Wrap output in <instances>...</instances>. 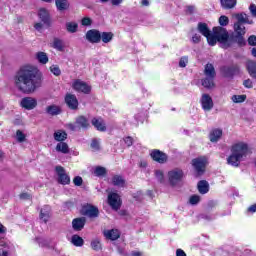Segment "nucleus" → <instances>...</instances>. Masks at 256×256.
Listing matches in <instances>:
<instances>
[{
    "label": "nucleus",
    "mask_w": 256,
    "mask_h": 256,
    "mask_svg": "<svg viewBox=\"0 0 256 256\" xmlns=\"http://www.w3.org/2000/svg\"><path fill=\"white\" fill-rule=\"evenodd\" d=\"M14 85L21 93H35L43 85L39 69L32 65L22 66L14 76Z\"/></svg>",
    "instance_id": "nucleus-1"
},
{
    "label": "nucleus",
    "mask_w": 256,
    "mask_h": 256,
    "mask_svg": "<svg viewBox=\"0 0 256 256\" xmlns=\"http://www.w3.org/2000/svg\"><path fill=\"white\" fill-rule=\"evenodd\" d=\"M231 155L227 158L228 165L232 167H239L241 161H245L249 155V145L245 142H238L232 145Z\"/></svg>",
    "instance_id": "nucleus-2"
},
{
    "label": "nucleus",
    "mask_w": 256,
    "mask_h": 256,
    "mask_svg": "<svg viewBox=\"0 0 256 256\" xmlns=\"http://www.w3.org/2000/svg\"><path fill=\"white\" fill-rule=\"evenodd\" d=\"M213 33L218 39V43H220L222 49H229L234 44L233 36H229V32L227 29L218 26L213 28Z\"/></svg>",
    "instance_id": "nucleus-3"
},
{
    "label": "nucleus",
    "mask_w": 256,
    "mask_h": 256,
    "mask_svg": "<svg viewBox=\"0 0 256 256\" xmlns=\"http://www.w3.org/2000/svg\"><path fill=\"white\" fill-rule=\"evenodd\" d=\"M247 31L243 24L234 23V33L232 34L233 43H237L239 47H245L247 41H245V34Z\"/></svg>",
    "instance_id": "nucleus-4"
},
{
    "label": "nucleus",
    "mask_w": 256,
    "mask_h": 256,
    "mask_svg": "<svg viewBox=\"0 0 256 256\" xmlns=\"http://www.w3.org/2000/svg\"><path fill=\"white\" fill-rule=\"evenodd\" d=\"M167 177L171 187H176V185H179V183L183 181L185 173L181 170V168H174L168 172Z\"/></svg>",
    "instance_id": "nucleus-5"
},
{
    "label": "nucleus",
    "mask_w": 256,
    "mask_h": 256,
    "mask_svg": "<svg viewBox=\"0 0 256 256\" xmlns=\"http://www.w3.org/2000/svg\"><path fill=\"white\" fill-rule=\"evenodd\" d=\"M240 72L241 68L237 64L222 66L220 68L221 75L224 76L226 79H233V77H235V75H239Z\"/></svg>",
    "instance_id": "nucleus-6"
},
{
    "label": "nucleus",
    "mask_w": 256,
    "mask_h": 256,
    "mask_svg": "<svg viewBox=\"0 0 256 256\" xmlns=\"http://www.w3.org/2000/svg\"><path fill=\"white\" fill-rule=\"evenodd\" d=\"M108 205L113 211H119L121 205H123V200L117 192H111L108 194Z\"/></svg>",
    "instance_id": "nucleus-7"
},
{
    "label": "nucleus",
    "mask_w": 256,
    "mask_h": 256,
    "mask_svg": "<svg viewBox=\"0 0 256 256\" xmlns=\"http://www.w3.org/2000/svg\"><path fill=\"white\" fill-rule=\"evenodd\" d=\"M66 127L67 129H70V131H77V129H87V127H89V120H87L85 116H78L76 118L75 124L68 123Z\"/></svg>",
    "instance_id": "nucleus-8"
},
{
    "label": "nucleus",
    "mask_w": 256,
    "mask_h": 256,
    "mask_svg": "<svg viewBox=\"0 0 256 256\" xmlns=\"http://www.w3.org/2000/svg\"><path fill=\"white\" fill-rule=\"evenodd\" d=\"M192 166L198 175H203L205 173V168L207 167V157L201 156L193 159Z\"/></svg>",
    "instance_id": "nucleus-9"
},
{
    "label": "nucleus",
    "mask_w": 256,
    "mask_h": 256,
    "mask_svg": "<svg viewBox=\"0 0 256 256\" xmlns=\"http://www.w3.org/2000/svg\"><path fill=\"white\" fill-rule=\"evenodd\" d=\"M55 171L58 175V183H60V185H69V183H71V177L65 172L63 166H56Z\"/></svg>",
    "instance_id": "nucleus-10"
},
{
    "label": "nucleus",
    "mask_w": 256,
    "mask_h": 256,
    "mask_svg": "<svg viewBox=\"0 0 256 256\" xmlns=\"http://www.w3.org/2000/svg\"><path fill=\"white\" fill-rule=\"evenodd\" d=\"M85 37L89 43H101V32L97 29L88 30Z\"/></svg>",
    "instance_id": "nucleus-11"
},
{
    "label": "nucleus",
    "mask_w": 256,
    "mask_h": 256,
    "mask_svg": "<svg viewBox=\"0 0 256 256\" xmlns=\"http://www.w3.org/2000/svg\"><path fill=\"white\" fill-rule=\"evenodd\" d=\"M72 87L75 91H78L79 93H85L86 95H88V93H91V86L87 85V83L81 80H75L72 84Z\"/></svg>",
    "instance_id": "nucleus-12"
},
{
    "label": "nucleus",
    "mask_w": 256,
    "mask_h": 256,
    "mask_svg": "<svg viewBox=\"0 0 256 256\" xmlns=\"http://www.w3.org/2000/svg\"><path fill=\"white\" fill-rule=\"evenodd\" d=\"M65 103L69 109H72V111H77L79 109V100H77V96H75V94H66Z\"/></svg>",
    "instance_id": "nucleus-13"
},
{
    "label": "nucleus",
    "mask_w": 256,
    "mask_h": 256,
    "mask_svg": "<svg viewBox=\"0 0 256 256\" xmlns=\"http://www.w3.org/2000/svg\"><path fill=\"white\" fill-rule=\"evenodd\" d=\"M200 103L204 111H211L213 109V98L209 94H202Z\"/></svg>",
    "instance_id": "nucleus-14"
},
{
    "label": "nucleus",
    "mask_w": 256,
    "mask_h": 256,
    "mask_svg": "<svg viewBox=\"0 0 256 256\" xmlns=\"http://www.w3.org/2000/svg\"><path fill=\"white\" fill-rule=\"evenodd\" d=\"M151 157L153 161H156V163L164 164L167 163L168 156L164 152H161L160 150H153L151 152Z\"/></svg>",
    "instance_id": "nucleus-15"
},
{
    "label": "nucleus",
    "mask_w": 256,
    "mask_h": 256,
    "mask_svg": "<svg viewBox=\"0 0 256 256\" xmlns=\"http://www.w3.org/2000/svg\"><path fill=\"white\" fill-rule=\"evenodd\" d=\"M84 215L90 217V219H97L99 217V208L93 205H87L83 208Z\"/></svg>",
    "instance_id": "nucleus-16"
},
{
    "label": "nucleus",
    "mask_w": 256,
    "mask_h": 256,
    "mask_svg": "<svg viewBox=\"0 0 256 256\" xmlns=\"http://www.w3.org/2000/svg\"><path fill=\"white\" fill-rule=\"evenodd\" d=\"M38 17L44 23V25H51V14L49 13V10L45 8H40L38 10Z\"/></svg>",
    "instance_id": "nucleus-17"
},
{
    "label": "nucleus",
    "mask_w": 256,
    "mask_h": 256,
    "mask_svg": "<svg viewBox=\"0 0 256 256\" xmlns=\"http://www.w3.org/2000/svg\"><path fill=\"white\" fill-rule=\"evenodd\" d=\"M233 17L237 19L236 23H239V25H253V20H250L249 16L245 12L233 14Z\"/></svg>",
    "instance_id": "nucleus-18"
},
{
    "label": "nucleus",
    "mask_w": 256,
    "mask_h": 256,
    "mask_svg": "<svg viewBox=\"0 0 256 256\" xmlns=\"http://www.w3.org/2000/svg\"><path fill=\"white\" fill-rule=\"evenodd\" d=\"M21 105L24 109L31 111V109H35V107H37V100L35 98L26 97L22 99Z\"/></svg>",
    "instance_id": "nucleus-19"
},
{
    "label": "nucleus",
    "mask_w": 256,
    "mask_h": 256,
    "mask_svg": "<svg viewBox=\"0 0 256 256\" xmlns=\"http://www.w3.org/2000/svg\"><path fill=\"white\" fill-rule=\"evenodd\" d=\"M40 219L43 223H47L51 219V206H43L40 210Z\"/></svg>",
    "instance_id": "nucleus-20"
},
{
    "label": "nucleus",
    "mask_w": 256,
    "mask_h": 256,
    "mask_svg": "<svg viewBox=\"0 0 256 256\" xmlns=\"http://www.w3.org/2000/svg\"><path fill=\"white\" fill-rule=\"evenodd\" d=\"M104 236L106 239H110V241H117L121 237V232L117 229L105 230Z\"/></svg>",
    "instance_id": "nucleus-21"
},
{
    "label": "nucleus",
    "mask_w": 256,
    "mask_h": 256,
    "mask_svg": "<svg viewBox=\"0 0 256 256\" xmlns=\"http://www.w3.org/2000/svg\"><path fill=\"white\" fill-rule=\"evenodd\" d=\"M202 86H204L205 89H215L216 84H215V77H209L206 76L204 79L201 80Z\"/></svg>",
    "instance_id": "nucleus-22"
},
{
    "label": "nucleus",
    "mask_w": 256,
    "mask_h": 256,
    "mask_svg": "<svg viewBox=\"0 0 256 256\" xmlns=\"http://www.w3.org/2000/svg\"><path fill=\"white\" fill-rule=\"evenodd\" d=\"M86 219L84 217L82 218H76L72 221V227L75 231H81L85 227Z\"/></svg>",
    "instance_id": "nucleus-23"
},
{
    "label": "nucleus",
    "mask_w": 256,
    "mask_h": 256,
    "mask_svg": "<svg viewBox=\"0 0 256 256\" xmlns=\"http://www.w3.org/2000/svg\"><path fill=\"white\" fill-rule=\"evenodd\" d=\"M197 189L201 195L209 193V182L207 180H201L197 184Z\"/></svg>",
    "instance_id": "nucleus-24"
},
{
    "label": "nucleus",
    "mask_w": 256,
    "mask_h": 256,
    "mask_svg": "<svg viewBox=\"0 0 256 256\" xmlns=\"http://www.w3.org/2000/svg\"><path fill=\"white\" fill-rule=\"evenodd\" d=\"M205 77H217V72H215V66L211 63H207L204 68Z\"/></svg>",
    "instance_id": "nucleus-25"
},
{
    "label": "nucleus",
    "mask_w": 256,
    "mask_h": 256,
    "mask_svg": "<svg viewBox=\"0 0 256 256\" xmlns=\"http://www.w3.org/2000/svg\"><path fill=\"white\" fill-rule=\"evenodd\" d=\"M197 30L204 37H209V34L211 33V30H209V26H207V23L203 22L198 23Z\"/></svg>",
    "instance_id": "nucleus-26"
},
{
    "label": "nucleus",
    "mask_w": 256,
    "mask_h": 256,
    "mask_svg": "<svg viewBox=\"0 0 256 256\" xmlns=\"http://www.w3.org/2000/svg\"><path fill=\"white\" fill-rule=\"evenodd\" d=\"M246 69L250 77H252V79H256V62L248 61L246 64Z\"/></svg>",
    "instance_id": "nucleus-27"
},
{
    "label": "nucleus",
    "mask_w": 256,
    "mask_h": 256,
    "mask_svg": "<svg viewBox=\"0 0 256 256\" xmlns=\"http://www.w3.org/2000/svg\"><path fill=\"white\" fill-rule=\"evenodd\" d=\"M91 123L97 129V131H107V127L105 126L103 120L93 118Z\"/></svg>",
    "instance_id": "nucleus-28"
},
{
    "label": "nucleus",
    "mask_w": 256,
    "mask_h": 256,
    "mask_svg": "<svg viewBox=\"0 0 256 256\" xmlns=\"http://www.w3.org/2000/svg\"><path fill=\"white\" fill-rule=\"evenodd\" d=\"M222 9H235L237 0H220Z\"/></svg>",
    "instance_id": "nucleus-29"
},
{
    "label": "nucleus",
    "mask_w": 256,
    "mask_h": 256,
    "mask_svg": "<svg viewBox=\"0 0 256 256\" xmlns=\"http://www.w3.org/2000/svg\"><path fill=\"white\" fill-rule=\"evenodd\" d=\"M221 135H223V130L215 129L210 133V141L212 143H217L221 139Z\"/></svg>",
    "instance_id": "nucleus-30"
},
{
    "label": "nucleus",
    "mask_w": 256,
    "mask_h": 256,
    "mask_svg": "<svg viewBox=\"0 0 256 256\" xmlns=\"http://www.w3.org/2000/svg\"><path fill=\"white\" fill-rule=\"evenodd\" d=\"M35 57L41 65H47V63H49V56H47L45 52H37Z\"/></svg>",
    "instance_id": "nucleus-31"
},
{
    "label": "nucleus",
    "mask_w": 256,
    "mask_h": 256,
    "mask_svg": "<svg viewBox=\"0 0 256 256\" xmlns=\"http://www.w3.org/2000/svg\"><path fill=\"white\" fill-rule=\"evenodd\" d=\"M112 184L115 187H125V180L123 179V176H121V175H114L112 177Z\"/></svg>",
    "instance_id": "nucleus-32"
},
{
    "label": "nucleus",
    "mask_w": 256,
    "mask_h": 256,
    "mask_svg": "<svg viewBox=\"0 0 256 256\" xmlns=\"http://www.w3.org/2000/svg\"><path fill=\"white\" fill-rule=\"evenodd\" d=\"M54 139L59 143H63V141L67 139V132L63 130H57L56 132H54Z\"/></svg>",
    "instance_id": "nucleus-33"
},
{
    "label": "nucleus",
    "mask_w": 256,
    "mask_h": 256,
    "mask_svg": "<svg viewBox=\"0 0 256 256\" xmlns=\"http://www.w3.org/2000/svg\"><path fill=\"white\" fill-rule=\"evenodd\" d=\"M100 37L103 43H111L115 35L113 34V32H100Z\"/></svg>",
    "instance_id": "nucleus-34"
},
{
    "label": "nucleus",
    "mask_w": 256,
    "mask_h": 256,
    "mask_svg": "<svg viewBox=\"0 0 256 256\" xmlns=\"http://www.w3.org/2000/svg\"><path fill=\"white\" fill-rule=\"evenodd\" d=\"M9 255V245L7 242L0 238V256H7Z\"/></svg>",
    "instance_id": "nucleus-35"
},
{
    "label": "nucleus",
    "mask_w": 256,
    "mask_h": 256,
    "mask_svg": "<svg viewBox=\"0 0 256 256\" xmlns=\"http://www.w3.org/2000/svg\"><path fill=\"white\" fill-rule=\"evenodd\" d=\"M46 113L52 116L59 115L61 113V108L57 105H50L46 107Z\"/></svg>",
    "instance_id": "nucleus-36"
},
{
    "label": "nucleus",
    "mask_w": 256,
    "mask_h": 256,
    "mask_svg": "<svg viewBox=\"0 0 256 256\" xmlns=\"http://www.w3.org/2000/svg\"><path fill=\"white\" fill-rule=\"evenodd\" d=\"M56 151H58V153L67 155V153H69V145L65 142H60L56 145Z\"/></svg>",
    "instance_id": "nucleus-37"
},
{
    "label": "nucleus",
    "mask_w": 256,
    "mask_h": 256,
    "mask_svg": "<svg viewBox=\"0 0 256 256\" xmlns=\"http://www.w3.org/2000/svg\"><path fill=\"white\" fill-rule=\"evenodd\" d=\"M52 47L56 49L57 51H64L65 50V44L63 43V40L59 38H54Z\"/></svg>",
    "instance_id": "nucleus-38"
},
{
    "label": "nucleus",
    "mask_w": 256,
    "mask_h": 256,
    "mask_svg": "<svg viewBox=\"0 0 256 256\" xmlns=\"http://www.w3.org/2000/svg\"><path fill=\"white\" fill-rule=\"evenodd\" d=\"M58 11H65L69 9V2L67 0H55Z\"/></svg>",
    "instance_id": "nucleus-39"
},
{
    "label": "nucleus",
    "mask_w": 256,
    "mask_h": 256,
    "mask_svg": "<svg viewBox=\"0 0 256 256\" xmlns=\"http://www.w3.org/2000/svg\"><path fill=\"white\" fill-rule=\"evenodd\" d=\"M77 29H79V24H77V22L66 23V30L68 33H77Z\"/></svg>",
    "instance_id": "nucleus-40"
},
{
    "label": "nucleus",
    "mask_w": 256,
    "mask_h": 256,
    "mask_svg": "<svg viewBox=\"0 0 256 256\" xmlns=\"http://www.w3.org/2000/svg\"><path fill=\"white\" fill-rule=\"evenodd\" d=\"M94 175L96 177H105V175H107V169L102 166H97L94 170Z\"/></svg>",
    "instance_id": "nucleus-41"
},
{
    "label": "nucleus",
    "mask_w": 256,
    "mask_h": 256,
    "mask_svg": "<svg viewBox=\"0 0 256 256\" xmlns=\"http://www.w3.org/2000/svg\"><path fill=\"white\" fill-rule=\"evenodd\" d=\"M90 245L93 251H101L103 249L101 246V240L99 238L92 240Z\"/></svg>",
    "instance_id": "nucleus-42"
},
{
    "label": "nucleus",
    "mask_w": 256,
    "mask_h": 256,
    "mask_svg": "<svg viewBox=\"0 0 256 256\" xmlns=\"http://www.w3.org/2000/svg\"><path fill=\"white\" fill-rule=\"evenodd\" d=\"M71 243L75 245V247H83V238H81L79 235H73L71 239Z\"/></svg>",
    "instance_id": "nucleus-43"
},
{
    "label": "nucleus",
    "mask_w": 256,
    "mask_h": 256,
    "mask_svg": "<svg viewBox=\"0 0 256 256\" xmlns=\"http://www.w3.org/2000/svg\"><path fill=\"white\" fill-rule=\"evenodd\" d=\"M206 39H207L208 45H211V47L217 45V42H219L215 33L213 34L210 33L209 36H206Z\"/></svg>",
    "instance_id": "nucleus-44"
},
{
    "label": "nucleus",
    "mask_w": 256,
    "mask_h": 256,
    "mask_svg": "<svg viewBox=\"0 0 256 256\" xmlns=\"http://www.w3.org/2000/svg\"><path fill=\"white\" fill-rule=\"evenodd\" d=\"M155 177L159 183H165V174L162 170H155Z\"/></svg>",
    "instance_id": "nucleus-45"
},
{
    "label": "nucleus",
    "mask_w": 256,
    "mask_h": 256,
    "mask_svg": "<svg viewBox=\"0 0 256 256\" xmlns=\"http://www.w3.org/2000/svg\"><path fill=\"white\" fill-rule=\"evenodd\" d=\"M233 103H243L245 99H247L246 95H233L232 96Z\"/></svg>",
    "instance_id": "nucleus-46"
},
{
    "label": "nucleus",
    "mask_w": 256,
    "mask_h": 256,
    "mask_svg": "<svg viewBox=\"0 0 256 256\" xmlns=\"http://www.w3.org/2000/svg\"><path fill=\"white\" fill-rule=\"evenodd\" d=\"M218 21L221 27H227V25H229V17L225 15L220 16Z\"/></svg>",
    "instance_id": "nucleus-47"
},
{
    "label": "nucleus",
    "mask_w": 256,
    "mask_h": 256,
    "mask_svg": "<svg viewBox=\"0 0 256 256\" xmlns=\"http://www.w3.org/2000/svg\"><path fill=\"white\" fill-rule=\"evenodd\" d=\"M201 201V196L199 195H192L189 199L190 205H197Z\"/></svg>",
    "instance_id": "nucleus-48"
},
{
    "label": "nucleus",
    "mask_w": 256,
    "mask_h": 256,
    "mask_svg": "<svg viewBox=\"0 0 256 256\" xmlns=\"http://www.w3.org/2000/svg\"><path fill=\"white\" fill-rule=\"evenodd\" d=\"M16 139H17L18 143H23L25 141L26 136L24 135L23 131L17 130Z\"/></svg>",
    "instance_id": "nucleus-49"
},
{
    "label": "nucleus",
    "mask_w": 256,
    "mask_h": 256,
    "mask_svg": "<svg viewBox=\"0 0 256 256\" xmlns=\"http://www.w3.org/2000/svg\"><path fill=\"white\" fill-rule=\"evenodd\" d=\"M90 147L92 151H99V149H101V146L99 145V140L93 139L90 144Z\"/></svg>",
    "instance_id": "nucleus-50"
},
{
    "label": "nucleus",
    "mask_w": 256,
    "mask_h": 256,
    "mask_svg": "<svg viewBox=\"0 0 256 256\" xmlns=\"http://www.w3.org/2000/svg\"><path fill=\"white\" fill-rule=\"evenodd\" d=\"M50 71L51 73H53V75H55L56 77H59V75H61V69L59 68V66L57 65H52L50 67Z\"/></svg>",
    "instance_id": "nucleus-51"
},
{
    "label": "nucleus",
    "mask_w": 256,
    "mask_h": 256,
    "mask_svg": "<svg viewBox=\"0 0 256 256\" xmlns=\"http://www.w3.org/2000/svg\"><path fill=\"white\" fill-rule=\"evenodd\" d=\"M92 23H93V20H91V18H89V17H84L81 20V25H83V27H89L92 25Z\"/></svg>",
    "instance_id": "nucleus-52"
},
{
    "label": "nucleus",
    "mask_w": 256,
    "mask_h": 256,
    "mask_svg": "<svg viewBox=\"0 0 256 256\" xmlns=\"http://www.w3.org/2000/svg\"><path fill=\"white\" fill-rule=\"evenodd\" d=\"M187 63H189V57L183 56L182 58H180L179 67L185 68L187 67Z\"/></svg>",
    "instance_id": "nucleus-53"
},
{
    "label": "nucleus",
    "mask_w": 256,
    "mask_h": 256,
    "mask_svg": "<svg viewBox=\"0 0 256 256\" xmlns=\"http://www.w3.org/2000/svg\"><path fill=\"white\" fill-rule=\"evenodd\" d=\"M73 183L76 187H81V185H83V178L81 176H76L73 179Z\"/></svg>",
    "instance_id": "nucleus-54"
},
{
    "label": "nucleus",
    "mask_w": 256,
    "mask_h": 256,
    "mask_svg": "<svg viewBox=\"0 0 256 256\" xmlns=\"http://www.w3.org/2000/svg\"><path fill=\"white\" fill-rule=\"evenodd\" d=\"M248 45H250L251 47H256V36L255 35L249 36Z\"/></svg>",
    "instance_id": "nucleus-55"
},
{
    "label": "nucleus",
    "mask_w": 256,
    "mask_h": 256,
    "mask_svg": "<svg viewBox=\"0 0 256 256\" xmlns=\"http://www.w3.org/2000/svg\"><path fill=\"white\" fill-rule=\"evenodd\" d=\"M243 85L246 89H253V81L251 79L244 80Z\"/></svg>",
    "instance_id": "nucleus-56"
},
{
    "label": "nucleus",
    "mask_w": 256,
    "mask_h": 256,
    "mask_svg": "<svg viewBox=\"0 0 256 256\" xmlns=\"http://www.w3.org/2000/svg\"><path fill=\"white\" fill-rule=\"evenodd\" d=\"M19 198L22 199L23 201H29V199H31V194L24 192L19 195Z\"/></svg>",
    "instance_id": "nucleus-57"
},
{
    "label": "nucleus",
    "mask_w": 256,
    "mask_h": 256,
    "mask_svg": "<svg viewBox=\"0 0 256 256\" xmlns=\"http://www.w3.org/2000/svg\"><path fill=\"white\" fill-rule=\"evenodd\" d=\"M124 142L127 145V147H131V145H133V137L131 136L125 137Z\"/></svg>",
    "instance_id": "nucleus-58"
},
{
    "label": "nucleus",
    "mask_w": 256,
    "mask_h": 256,
    "mask_svg": "<svg viewBox=\"0 0 256 256\" xmlns=\"http://www.w3.org/2000/svg\"><path fill=\"white\" fill-rule=\"evenodd\" d=\"M192 42L197 44V43H201V35L199 34H194L192 36Z\"/></svg>",
    "instance_id": "nucleus-59"
},
{
    "label": "nucleus",
    "mask_w": 256,
    "mask_h": 256,
    "mask_svg": "<svg viewBox=\"0 0 256 256\" xmlns=\"http://www.w3.org/2000/svg\"><path fill=\"white\" fill-rule=\"evenodd\" d=\"M186 13L188 15H193V13H195V6L193 5L186 6Z\"/></svg>",
    "instance_id": "nucleus-60"
},
{
    "label": "nucleus",
    "mask_w": 256,
    "mask_h": 256,
    "mask_svg": "<svg viewBox=\"0 0 256 256\" xmlns=\"http://www.w3.org/2000/svg\"><path fill=\"white\" fill-rule=\"evenodd\" d=\"M249 9H250V13H251L252 17H256V5L251 4Z\"/></svg>",
    "instance_id": "nucleus-61"
},
{
    "label": "nucleus",
    "mask_w": 256,
    "mask_h": 256,
    "mask_svg": "<svg viewBox=\"0 0 256 256\" xmlns=\"http://www.w3.org/2000/svg\"><path fill=\"white\" fill-rule=\"evenodd\" d=\"M34 29H36V31H41V29H43V23L38 22L34 24Z\"/></svg>",
    "instance_id": "nucleus-62"
},
{
    "label": "nucleus",
    "mask_w": 256,
    "mask_h": 256,
    "mask_svg": "<svg viewBox=\"0 0 256 256\" xmlns=\"http://www.w3.org/2000/svg\"><path fill=\"white\" fill-rule=\"evenodd\" d=\"M176 256H187V254L182 249H177Z\"/></svg>",
    "instance_id": "nucleus-63"
},
{
    "label": "nucleus",
    "mask_w": 256,
    "mask_h": 256,
    "mask_svg": "<svg viewBox=\"0 0 256 256\" xmlns=\"http://www.w3.org/2000/svg\"><path fill=\"white\" fill-rule=\"evenodd\" d=\"M248 212H249V213H256V204L251 205V206L248 208Z\"/></svg>",
    "instance_id": "nucleus-64"
}]
</instances>
